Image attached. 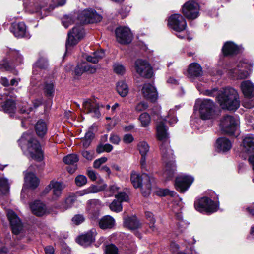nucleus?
Instances as JSON below:
<instances>
[{"label": "nucleus", "instance_id": "f257e3e1", "mask_svg": "<svg viewBox=\"0 0 254 254\" xmlns=\"http://www.w3.org/2000/svg\"><path fill=\"white\" fill-rule=\"evenodd\" d=\"M168 127L163 121L158 123L156 126L157 137L162 142L160 150L162 159L165 167L163 172V177L166 181L173 178L176 170L173 150L169 146V134Z\"/></svg>", "mask_w": 254, "mask_h": 254}, {"label": "nucleus", "instance_id": "f03ea898", "mask_svg": "<svg viewBox=\"0 0 254 254\" xmlns=\"http://www.w3.org/2000/svg\"><path fill=\"white\" fill-rule=\"evenodd\" d=\"M197 83L196 87L199 91L206 96H216V99L222 109L235 111L239 107L240 101L238 92L234 88L227 87L218 90L217 88L211 90L205 89L204 85Z\"/></svg>", "mask_w": 254, "mask_h": 254}, {"label": "nucleus", "instance_id": "7ed1b4c3", "mask_svg": "<svg viewBox=\"0 0 254 254\" xmlns=\"http://www.w3.org/2000/svg\"><path fill=\"white\" fill-rule=\"evenodd\" d=\"M66 2V0H24L23 5L26 12L43 18L56 7L64 6Z\"/></svg>", "mask_w": 254, "mask_h": 254}, {"label": "nucleus", "instance_id": "20e7f679", "mask_svg": "<svg viewBox=\"0 0 254 254\" xmlns=\"http://www.w3.org/2000/svg\"><path fill=\"white\" fill-rule=\"evenodd\" d=\"M19 145L23 153L27 156L41 161L43 158V153L38 141L30 133H24L18 140Z\"/></svg>", "mask_w": 254, "mask_h": 254}, {"label": "nucleus", "instance_id": "39448f33", "mask_svg": "<svg viewBox=\"0 0 254 254\" xmlns=\"http://www.w3.org/2000/svg\"><path fill=\"white\" fill-rule=\"evenodd\" d=\"M218 197L213 191L210 190L208 196L201 197L194 202L195 209L201 212L212 213L218 209Z\"/></svg>", "mask_w": 254, "mask_h": 254}, {"label": "nucleus", "instance_id": "423d86ee", "mask_svg": "<svg viewBox=\"0 0 254 254\" xmlns=\"http://www.w3.org/2000/svg\"><path fill=\"white\" fill-rule=\"evenodd\" d=\"M5 52L7 57L3 59L0 63V69L16 75L18 72L15 69V66L23 63V57L19 51L14 49L6 48Z\"/></svg>", "mask_w": 254, "mask_h": 254}, {"label": "nucleus", "instance_id": "0eeeda50", "mask_svg": "<svg viewBox=\"0 0 254 254\" xmlns=\"http://www.w3.org/2000/svg\"><path fill=\"white\" fill-rule=\"evenodd\" d=\"M194 110H198L201 119L203 120H214L218 114L215 110V103L208 99H198L194 106Z\"/></svg>", "mask_w": 254, "mask_h": 254}, {"label": "nucleus", "instance_id": "6e6552de", "mask_svg": "<svg viewBox=\"0 0 254 254\" xmlns=\"http://www.w3.org/2000/svg\"><path fill=\"white\" fill-rule=\"evenodd\" d=\"M130 181L135 188H141L142 193L144 196L150 193L151 182L153 181L151 175L145 173L140 175L138 172L132 171L130 175Z\"/></svg>", "mask_w": 254, "mask_h": 254}, {"label": "nucleus", "instance_id": "1a4fd4ad", "mask_svg": "<svg viewBox=\"0 0 254 254\" xmlns=\"http://www.w3.org/2000/svg\"><path fill=\"white\" fill-rule=\"evenodd\" d=\"M239 120L238 118L231 115L223 116L220 121V127L222 131L230 135L238 136Z\"/></svg>", "mask_w": 254, "mask_h": 254}, {"label": "nucleus", "instance_id": "9d476101", "mask_svg": "<svg viewBox=\"0 0 254 254\" xmlns=\"http://www.w3.org/2000/svg\"><path fill=\"white\" fill-rule=\"evenodd\" d=\"M12 94L6 88L0 90V110L4 113L13 115L16 106L14 100L12 99Z\"/></svg>", "mask_w": 254, "mask_h": 254}, {"label": "nucleus", "instance_id": "9b49d317", "mask_svg": "<svg viewBox=\"0 0 254 254\" xmlns=\"http://www.w3.org/2000/svg\"><path fill=\"white\" fill-rule=\"evenodd\" d=\"M168 25L169 28L177 32L176 36L183 39L185 37L184 31L187 27V23L185 18L179 14L171 15L168 19Z\"/></svg>", "mask_w": 254, "mask_h": 254}, {"label": "nucleus", "instance_id": "f8f14e48", "mask_svg": "<svg viewBox=\"0 0 254 254\" xmlns=\"http://www.w3.org/2000/svg\"><path fill=\"white\" fill-rule=\"evenodd\" d=\"M240 88L246 98L243 106L249 109L254 107V84L251 80H244L241 82Z\"/></svg>", "mask_w": 254, "mask_h": 254}, {"label": "nucleus", "instance_id": "ddd939ff", "mask_svg": "<svg viewBox=\"0 0 254 254\" xmlns=\"http://www.w3.org/2000/svg\"><path fill=\"white\" fill-rule=\"evenodd\" d=\"M200 6L194 0H189L183 5L182 12L184 16L189 20H193L199 15Z\"/></svg>", "mask_w": 254, "mask_h": 254}, {"label": "nucleus", "instance_id": "4468645a", "mask_svg": "<svg viewBox=\"0 0 254 254\" xmlns=\"http://www.w3.org/2000/svg\"><path fill=\"white\" fill-rule=\"evenodd\" d=\"M84 32L82 26L74 27L72 31L68 33V38L66 42V51L72 46L76 45L83 38Z\"/></svg>", "mask_w": 254, "mask_h": 254}, {"label": "nucleus", "instance_id": "2eb2a0df", "mask_svg": "<svg viewBox=\"0 0 254 254\" xmlns=\"http://www.w3.org/2000/svg\"><path fill=\"white\" fill-rule=\"evenodd\" d=\"M48 62L46 58H40L33 64V75L31 79V84L33 86H39L38 82L41 79L40 72L48 66Z\"/></svg>", "mask_w": 254, "mask_h": 254}, {"label": "nucleus", "instance_id": "dca6fc26", "mask_svg": "<svg viewBox=\"0 0 254 254\" xmlns=\"http://www.w3.org/2000/svg\"><path fill=\"white\" fill-rule=\"evenodd\" d=\"M78 19L83 23L100 22L102 17L94 9L88 8L82 11L78 15Z\"/></svg>", "mask_w": 254, "mask_h": 254}, {"label": "nucleus", "instance_id": "f3484780", "mask_svg": "<svg viewBox=\"0 0 254 254\" xmlns=\"http://www.w3.org/2000/svg\"><path fill=\"white\" fill-rule=\"evenodd\" d=\"M246 66V64H241V66L240 64H238L233 67L227 66L224 69L226 70V72H228V75L232 78L242 79L247 78L249 75L248 71L244 69Z\"/></svg>", "mask_w": 254, "mask_h": 254}, {"label": "nucleus", "instance_id": "a211bd4d", "mask_svg": "<svg viewBox=\"0 0 254 254\" xmlns=\"http://www.w3.org/2000/svg\"><path fill=\"white\" fill-rule=\"evenodd\" d=\"M134 68L136 72L140 76L150 78L153 74V70L150 64L145 60H137L134 64Z\"/></svg>", "mask_w": 254, "mask_h": 254}, {"label": "nucleus", "instance_id": "6ab92c4d", "mask_svg": "<svg viewBox=\"0 0 254 254\" xmlns=\"http://www.w3.org/2000/svg\"><path fill=\"white\" fill-rule=\"evenodd\" d=\"M194 181V178L190 175H182L176 178L175 183L176 189L180 192H184L190 187Z\"/></svg>", "mask_w": 254, "mask_h": 254}, {"label": "nucleus", "instance_id": "aec40b11", "mask_svg": "<svg viewBox=\"0 0 254 254\" xmlns=\"http://www.w3.org/2000/svg\"><path fill=\"white\" fill-rule=\"evenodd\" d=\"M115 33L117 41L122 44H129L132 41L133 36L128 27H118L116 29Z\"/></svg>", "mask_w": 254, "mask_h": 254}, {"label": "nucleus", "instance_id": "412c9836", "mask_svg": "<svg viewBox=\"0 0 254 254\" xmlns=\"http://www.w3.org/2000/svg\"><path fill=\"white\" fill-rule=\"evenodd\" d=\"M103 107V105H99L94 100L86 99L83 103L84 111L96 118H99L100 116L99 108Z\"/></svg>", "mask_w": 254, "mask_h": 254}, {"label": "nucleus", "instance_id": "4be33fe9", "mask_svg": "<svg viewBox=\"0 0 254 254\" xmlns=\"http://www.w3.org/2000/svg\"><path fill=\"white\" fill-rule=\"evenodd\" d=\"M10 30L17 38L24 37L28 39L30 37L24 22L13 23L10 26Z\"/></svg>", "mask_w": 254, "mask_h": 254}, {"label": "nucleus", "instance_id": "5701e85b", "mask_svg": "<svg viewBox=\"0 0 254 254\" xmlns=\"http://www.w3.org/2000/svg\"><path fill=\"white\" fill-rule=\"evenodd\" d=\"M64 188L65 186L63 183L52 180L50 182L48 187L46 188L45 191L48 189L52 190V195L51 200L55 201L60 198L62 194V190Z\"/></svg>", "mask_w": 254, "mask_h": 254}, {"label": "nucleus", "instance_id": "b1692460", "mask_svg": "<svg viewBox=\"0 0 254 254\" xmlns=\"http://www.w3.org/2000/svg\"><path fill=\"white\" fill-rule=\"evenodd\" d=\"M6 213L12 232L15 234H18L22 229L21 222L17 215L12 210H7Z\"/></svg>", "mask_w": 254, "mask_h": 254}, {"label": "nucleus", "instance_id": "393cba45", "mask_svg": "<svg viewBox=\"0 0 254 254\" xmlns=\"http://www.w3.org/2000/svg\"><path fill=\"white\" fill-rule=\"evenodd\" d=\"M116 199L110 205V209L116 212H119L122 210L123 202L128 201V196L125 192H120L115 195Z\"/></svg>", "mask_w": 254, "mask_h": 254}, {"label": "nucleus", "instance_id": "a878e982", "mask_svg": "<svg viewBox=\"0 0 254 254\" xmlns=\"http://www.w3.org/2000/svg\"><path fill=\"white\" fill-rule=\"evenodd\" d=\"M173 206V211L175 214V216L177 220V225L178 229L181 232H182L187 228L189 225L188 223L183 219L181 212H179L183 207L182 204L181 203H177L176 204L174 202Z\"/></svg>", "mask_w": 254, "mask_h": 254}, {"label": "nucleus", "instance_id": "bb28decb", "mask_svg": "<svg viewBox=\"0 0 254 254\" xmlns=\"http://www.w3.org/2000/svg\"><path fill=\"white\" fill-rule=\"evenodd\" d=\"M203 74L202 68L200 65L197 63L190 64L187 71V76L191 80L195 78L201 76Z\"/></svg>", "mask_w": 254, "mask_h": 254}, {"label": "nucleus", "instance_id": "cd10ccee", "mask_svg": "<svg viewBox=\"0 0 254 254\" xmlns=\"http://www.w3.org/2000/svg\"><path fill=\"white\" fill-rule=\"evenodd\" d=\"M142 93L144 98L152 102L155 101L158 98L156 89L149 83L144 84L142 88Z\"/></svg>", "mask_w": 254, "mask_h": 254}, {"label": "nucleus", "instance_id": "c85d7f7f", "mask_svg": "<svg viewBox=\"0 0 254 254\" xmlns=\"http://www.w3.org/2000/svg\"><path fill=\"white\" fill-rule=\"evenodd\" d=\"M97 234L95 229H92L85 234L78 237L76 240L77 243L83 247L90 245L94 240Z\"/></svg>", "mask_w": 254, "mask_h": 254}, {"label": "nucleus", "instance_id": "c756f323", "mask_svg": "<svg viewBox=\"0 0 254 254\" xmlns=\"http://www.w3.org/2000/svg\"><path fill=\"white\" fill-rule=\"evenodd\" d=\"M25 183L22 190L23 193L26 188L35 189L39 185V180L33 173L28 172L25 175Z\"/></svg>", "mask_w": 254, "mask_h": 254}, {"label": "nucleus", "instance_id": "7c9ffc66", "mask_svg": "<svg viewBox=\"0 0 254 254\" xmlns=\"http://www.w3.org/2000/svg\"><path fill=\"white\" fill-rule=\"evenodd\" d=\"M222 51L225 56L233 55L239 53L241 51V47L233 42L227 41L224 44Z\"/></svg>", "mask_w": 254, "mask_h": 254}, {"label": "nucleus", "instance_id": "2f4dec72", "mask_svg": "<svg viewBox=\"0 0 254 254\" xmlns=\"http://www.w3.org/2000/svg\"><path fill=\"white\" fill-rule=\"evenodd\" d=\"M32 212L35 215L41 216L47 213L46 206L40 201H35L30 204Z\"/></svg>", "mask_w": 254, "mask_h": 254}, {"label": "nucleus", "instance_id": "473e14b6", "mask_svg": "<svg viewBox=\"0 0 254 254\" xmlns=\"http://www.w3.org/2000/svg\"><path fill=\"white\" fill-rule=\"evenodd\" d=\"M231 142L226 137H220L216 141V146L218 152H225L230 150Z\"/></svg>", "mask_w": 254, "mask_h": 254}, {"label": "nucleus", "instance_id": "72a5a7b5", "mask_svg": "<svg viewBox=\"0 0 254 254\" xmlns=\"http://www.w3.org/2000/svg\"><path fill=\"white\" fill-rule=\"evenodd\" d=\"M106 187V185H104L103 187L92 185L86 189L77 191L76 195L77 196H82L90 193H97L102 190Z\"/></svg>", "mask_w": 254, "mask_h": 254}, {"label": "nucleus", "instance_id": "f704fd0d", "mask_svg": "<svg viewBox=\"0 0 254 254\" xmlns=\"http://www.w3.org/2000/svg\"><path fill=\"white\" fill-rule=\"evenodd\" d=\"M124 224L125 227L130 230H135L140 226V223L135 216L124 218Z\"/></svg>", "mask_w": 254, "mask_h": 254}, {"label": "nucleus", "instance_id": "c9c22d12", "mask_svg": "<svg viewBox=\"0 0 254 254\" xmlns=\"http://www.w3.org/2000/svg\"><path fill=\"white\" fill-rule=\"evenodd\" d=\"M115 223V220L112 217L106 215L101 219L99 221V226L103 229H110L114 226Z\"/></svg>", "mask_w": 254, "mask_h": 254}, {"label": "nucleus", "instance_id": "e433bc0d", "mask_svg": "<svg viewBox=\"0 0 254 254\" xmlns=\"http://www.w3.org/2000/svg\"><path fill=\"white\" fill-rule=\"evenodd\" d=\"M9 183L7 178L0 177V196L6 195L9 191Z\"/></svg>", "mask_w": 254, "mask_h": 254}, {"label": "nucleus", "instance_id": "4c0bfd02", "mask_svg": "<svg viewBox=\"0 0 254 254\" xmlns=\"http://www.w3.org/2000/svg\"><path fill=\"white\" fill-rule=\"evenodd\" d=\"M105 56L104 51L103 50L95 51L90 55L86 56V59L88 62L97 63Z\"/></svg>", "mask_w": 254, "mask_h": 254}, {"label": "nucleus", "instance_id": "58836bf2", "mask_svg": "<svg viewBox=\"0 0 254 254\" xmlns=\"http://www.w3.org/2000/svg\"><path fill=\"white\" fill-rule=\"evenodd\" d=\"M35 128L37 135L39 136H43L47 131V124L43 120H40L36 123Z\"/></svg>", "mask_w": 254, "mask_h": 254}, {"label": "nucleus", "instance_id": "ea45409f", "mask_svg": "<svg viewBox=\"0 0 254 254\" xmlns=\"http://www.w3.org/2000/svg\"><path fill=\"white\" fill-rule=\"evenodd\" d=\"M117 90L121 96L126 97L128 93V87L124 81H120L117 83Z\"/></svg>", "mask_w": 254, "mask_h": 254}, {"label": "nucleus", "instance_id": "a19ab883", "mask_svg": "<svg viewBox=\"0 0 254 254\" xmlns=\"http://www.w3.org/2000/svg\"><path fill=\"white\" fill-rule=\"evenodd\" d=\"M45 95L48 97H53L55 92L54 85L52 81L46 82L43 86Z\"/></svg>", "mask_w": 254, "mask_h": 254}, {"label": "nucleus", "instance_id": "79ce46f5", "mask_svg": "<svg viewBox=\"0 0 254 254\" xmlns=\"http://www.w3.org/2000/svg\"><path fill=\"white\" fill-rule=\"evenodd\" d=\"M138 120L141 123L142 127H147L151 122V118L150 115L146 112H144L140 115Z\"/></svg>", "mask_w": 254, "mask_h": 254}, {"label": "nucleus", "instance_id": "37998d69", "mask_svg": "<svg viewBox=\"0 0 254 254\" xmlns=\"http://www.w3.org/2000/svg\"><path fill=\"white\" fill-rule=\"evenodd\" d=\"M137 149L141 156H146L149 151V146L146 142L141 141L138 142Z\"/></svg>", "mask_w": 254, "mask_h": 254}, {"label": "nucleus", "instance_id": "c03bdc74", "mask_svg": "<svg viewBox=\"0 0 254 254\" xmlns=\"http://www.w3.org/2000/svg\"><path fill=\"white\" fill-rule=\"evenodd\" d=\"M79 160L77 155L75 154H69L63 158V161L66 164H74Z\"/></svg>", "mask_w": 254, "mask_h": 254}, {"label": "nucleus", "instance_id": "a18cd8bd", "mask_svg": "<svg viewBox=\"0 0 254 254\" xmlns=\"http://www.w3.org/2000/svg\"><path fill=\"white\" fill-rule=\"evenodd\" d=\"M145 217L146 219L149 221V225L150 228L152 231L156 230V227L154 225L155 220L154 217V215L151 212L147 211L145 212Z\"/></svg>", "mask_w": 254, "mask_h": 254}, {"label": "nucleus", "instance_id": "49530a36", "mask_svg": "<svg viewBox=\"0 0 254 254\" xmlns=\"http://www.w3.org/2000/svg\"><path fill=\"white\" fill-rule=\"evenodd\" d=\"M157 194L159 196H166L168 195L172 197L176 196L178 199L182 200V199L179 197L178 195L175 191H170L168 189H160L157 191Z\"/></svg>", "mask_w": 254, "mask_h": 254}, {"label": "nucleus", "instance_id": "de8ad7c7", "mask_svg": "<svg viewBox=\"0 0 254 254\" xmlns=\"http://www.w3.org/2000/svg\"><path fill=\"white\" fill-rule=\"evenodd\" d=\"M114 72L119 75H123L125 73L126 69L124 65L121 63H115L113 65Z\"/></svg>", "mask_w": 254, "mask_h": 254}, {"label": "nucleus", "instance_id": "09e8293b", "mask_svg": "<svg viewBox=\"0 0 254 254\" xmlns=\"http://www.w3.org/2000/svg\"><path fill=\"white\" fill-rule=\"evenodd\" d=\"M74 202V198L72 197H69L64 200V203L61 206V208L62 210H67L72 206Z\"/></svg>", "mask_w": 254, "mask_h": 254}, {"label": "nucleus", "instance_id": "8fccbe9b", "mask_svg": "<svg viewBox=\"0 0 254 254\" xmlns=\"http://www.w3.org/2000/svg\"><path fill=\"white\" fill-rule=\"evenodd\" d=\"M75 182L77 186L81 187L87 183V179L86 176L83 175H79L75 178Z\"/></svg>", "mask_w": 254, "mask_h": 254}, {"label": "nucleus", "instance_id": "3c124183", "mask_svg": "<svg viewBox=\"0 0 254 254\" xmlns=\"http://www.w3.org/2000/svg\"><path fill=\"white\" fill-rule=\"evenodd\" d=\"M118 248L113 244H110L106 246L105 249L106 254H118Z\"/></svg>", "mask_w": 254, "mask_h": 254}, {"label": "nucleus", "instance_id": "603ef678", "mask_svg": "<svg viewBox=\"0 0 254 254\" xmlns=\"http://www.w3.org/2000/svg\"><path fill=\"white\" fill-rule=\"evenodd\" d=\"M97 65H91L87 63H83V67L84 68L85 72L94 73L96 71Z\"/></svg>", "mask_w": 254, "mask_h": 254}, {"label": "nucleus", "instance_id": "864d4df0", "mask_svg": "<svg viewBox=\"0 0 254 254\" xmlns=\"http://www.w3.org/2000/svg\"><path fill=\"white\" fill-rule=\"evenodd\" d=\"M174 114V111L170 110L169 112L168 116L167 119H165L166 121L168 120V123L170 125H173L175 123H176L178 121V120Z\"/></svg>", "mask_w": 254, "mask_h": 254}, {"label": "nucleus", "instance_id": "5fc2aeb1", "mask_svg": "<svg viewBox=\"0 0 254 254\" xmlns=\"http://www.w3.org/2000/svg\"><path fill=\"white\" fill-rule=\"evenodd\" d=\"M148 107L147 103L144 101L140 102L135 106V110L140 112L145 110Z\"/></svg>", "mask_w": 254, "mask_h": 254}, {"label": "nucleus", "instance_id": "6e6d98bb", "mask_svg": "<svg viewBox=\"0 0 254 254\" xmlns=\"http://www.w3.org/2000/svg\"><path fill=\"white\" fill-rule=\"evenodd\" d=\"M85 220L84 216L82 214H76L72 219V221L75 225H79Z\"/></svg>", "mask_w": 254, "mask_h": 254}, {"label": "nucleus", "instance_id": "4d7b16f0", "mask_svg": "<svg viewBox=\"0 0 254 254\" xmlns=\"http://www.w3.org/2000/svg\"><path fill=\"white\" fill-rule=\"evenodd\" d=\"M82 155L84 158H86L88 160H92L94 158V151L83 150L82 152Z\"/></svg>", "mask_w": 254, "mask_h": 254}, {"label": "nucleus", "instance_id": "13d9d810", "mask_svg": "<svg viewBox=\"0 0 254 254\" xmlns=\"http://www.w3.org/2000/svg\"><path fill=\"white\" fill-rule=\"evenodd\" d=\"M62 22L63 25L65 28H67L69 26V25L73 23V20L71 17L65 16L63 18Z\"/></svg>", "mask_w": 254, "mask_h": 254}, {"label": "nucleus", "instance_id": "bf43d9fd", "mask_svg": "<svg viewBox=\"0 0 254 254\" xmlns=\"http://www.w3.org/2000/svg\"><path fill=\"white\" fill-rule=\"evenodd\" d=\"M108 159L107 157H103L96 159L94 162L93 166L95 168H99L101 165L105 163L107 161Z\"/></svg>", "mask_w": 254, "mask_h": 254}, {"label": "nucleus", "instance_id": "052dcab7", "mask_svg": "<svg viewBox=\"0 0 254 254\" xmlns=\"http://www.w3.org/2000/svg\"><path fill=\"white\" fill-rule=\"evenodd\" d=\"M83 63L78 64L75 69V73L77 75H81L83 73L85 72L84 68L83 67Z\"/></svg>", "mask_w": 254, "mask_h": 254}, {"label": "nucleus", "instance_id": "680f3d73", "mask_svg": "<svg viewBox=\"0 0 254 254\" xmlns=\"http://www.w3.org/2000/svg\"><path fill=\"white\" fill-rule=\"evenodd\" d=\"M87 175L90 179L92 181H96L98 177V175L96 172L92 170H88Z\"/></svg>", "mask_w": 254, "mask_h": 254}, {"label": "nucleus", "instance_id": "e2e57ef3", "mask_svg": "<svg viewBox=\"0 0 254 254\" xmlns=\"http://www.w3.org/2000/svg\"><path fill=\"white\" fill-rule=\"evenodd\" d=\"M133 137L130 134H126L124 135L123 141L126 143H130L133 140Z\"/></svg>", "mask_w": 254, "mask_h": 254}, {"label": "nucleus", "instance_id": "0e129e2a", "mask_svg": "<svg viewBox=\"0 0 254 254\" xmlns=\"http://www.w3.org/2000/svg\"><path fill=\"white\" fill-rule=\"evenodd\" d=\"M109 140L111 142L115 144H118L120 141V137L115 134L111 135Z\"/></svg>", "mask_w": 254, "mask_h": 254}, {"label": "nucleus", "instance_id": "69168bd1", "mask_svg": "<svg viewBox=\"0 0 254 254\" xmlns=\"http://www.w3.org/2000/svg\"><path fill=\"white\" fill-rule=\"evenodd\" d=\"M32 110L33 108L31 107L29 104H26V105H24V107H22L21 108L20 111L21 113H26L29 114Z\"/></svg>", "mask_w": 254, "mask_h": 254}, {"label": "nucleus", "instance_id": "338daca9", "mask_svg": "<svg viewBox=\"0 0 254 254\" xmlns=\"http://www.w3.org/2000/svg\"><path fill=\"white\" fill-rule=\"evenodd\" d=\"M8 249L5 247L2 242L0 240V254H6Z\"/></svg>", "mask_w": 254, "mask_h": 254}, {"label": "nucleus", "instance_id": "774afa93", "mask_svg": "<svg viewBox=\"0 0 254 254\" xmlns=\"http://www.w3.org/2000/svg\"><path fill=\"white\" fill-rule=\"evenodd\" d=\"M246 211L251 215L254 216V203L246 208Z\"/></svg>", "mask_w": 254, "mask_h": 254}]
</instances>
